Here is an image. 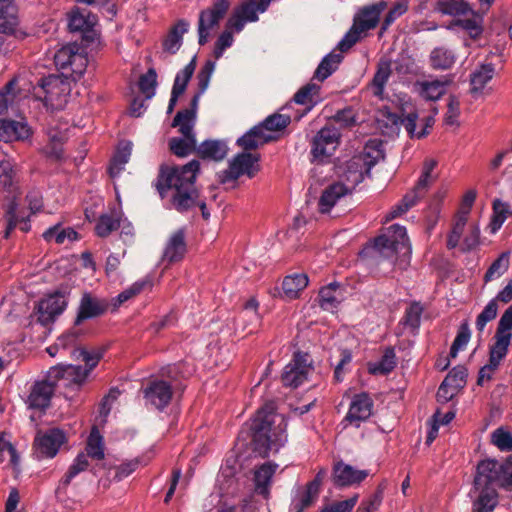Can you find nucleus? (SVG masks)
<instances>
[{
  "label": "nucleus",
  "mask_w": 512,
  "mask_h": 512,
  "mask_svg": "<svg viewBox=\"0 0 512 512\" xmlns=\"http://www.w3.org/2000/svg\"><path fill=\"white\" fill-rule=\"evenodd\" d=\"M157 86V73L154 68H149L148 71L143 74L139 79V89L146 95L147 98H151L155 94Z\"/></svg>",
  "instance_id": "nucleus-56"
},
{
  "label": "nucleus",
  "mask_w": 512,
  "mask_h": 512,
  "mask_svg": "<svg viewBox=\"0 0 512 512\" xmlns=\"http://www.w3.org/2000/svg\"><path fill=\"white\" fill-rule=\"evenodd\" d=\"M386 6V2L380 1L359 9L353 18L351 28L338 43V49L341 52L348 51L365 36L367 31L374 29L378 25L380 15L385 10Z\"/></svg>",
  "instance_id": "nucleus-2"
},
{
  "label": "nucleus",
  "mask_w": 512,
  "mask_h": 512,
  "mask_svg": "<svg viewBox=\"0 0 512 512\" xmlns=\"http://www.w3.org/2000/svg\"><path fill=\"white\" fill-rule=\"evenodd\" d=\"M391 64L389 61H381L373 77L372 88L374 95L382 96L384 87L391 75Z\"/></svg>",
  "instance_id": "nucleus-50"
},
{
  "label": "nucleus",
  "mask_w": 512,
  "mask_h": 512,
  "mask_svg": "<svg viewBox=\"0 0 512 512\" xmlns=\"http://www.w3.org/2000/svg\"><path fill=\"white\" fill-rule=\"evenodd\" d=\"M467 211L458 212L453 220L452 229L448 235L447 248L454 249L461 243V237L465 235L467 231Z\"/></svg>",
  "instance_id": "nucleus-37"
},
{
  "label": "nucleus",
  "mask_w": 512,
  "mask_h": 512,
  "mask_svg": "<svg viewBox=\"0 0 512 512\" xmlns=\"http://www.w3.org/2000/svg\"><path fill=\"white\" fill-rule=\"evenodd\" d=\"M199 170L200 163L197 160L181 167L162 166L156 184L161 197L172 190V205L176 210L183 212L193 207L198 198L194 183Z\"/></svg>",
  "instance_id": "nucleus-1"
},
{
  "label": "nucleus",
  "mask_w": 512,
  "mask_h": 512,
  "mask_svg": "<svg viewBox=\"0 0 512 512\" xmlns=\"http://www.w3.org/2000/svg\"><path fill=\"white\" fill-rule=\"evenodd\" d=\"M470 494L473 498L472 512H491L498 503V494L494 487H474Z\"/></svg>",
  "instance_id": "nucleus-23"
},
{
  "label": "nucleus",
  "mask_w": 512,
  "mask_h": 512,
  "mask_svg": "<svg viewBox=\"0 0 512 512\" xmlns=\"http://www.w3.org/2000/svg\"><path fill=\"white\" fill-rule=\"evenodd\" d=\"M192 111H179L173 119L172 126L179 127L182 138L174 137L169 140V148L171 152L178 157H185L192 152H197V141L193 132L191 119Z\"/></svg>",
  "instance_id": "nucleus-5"
},
{
  "label": "nucleus",
  "mask_w": 512,
  "mask_h": 512,
  "mask_svg": "<svg viewBox=\"0 0 512 512\" xmlns=\"http://www.w3.org/2000/svg\"><path fill=\"white\" fill-rule=\"evenodd\" d=\"M495 73L492 64L481 65L471 74L472 92L481 91L486 84L493 78Z\"/></svg>",
  "instance_id": "nucleus-46"
},
{
  "label": "nucleus",
  "mask_w": 512,
  "mask_h": 512,
  "mask_svg": "<svg viewBox=\"0 0 512 512\" xmlns=\"http://www.w3.org/2000/svg\"><path fill=\"white\" fill-rule=\"evenodd\" d=\"M512 485V462L485 459L478 463L474 478L475 488Z\"/></svg>",
  "instance_id": "nucleus-4"
},
{
  "label": "nucleus",
  "mask_w": 512,
  "mask_h": 512,
  "mask_svg": "<svg viewBox=\"0 0 512 512\" xmlns=\"http://www.w3.org/2000/svg\"><path fill=\"white\" fill-rule=\"evenodd\" d=\"M229 7L228 0H216L211 7L200 12L198 20V42L200 45H204L208 41L212 31L219 25Z\"/></svg>",
  "instance_id": "nucleus-9"
},
{
  "label": "nucleus",
  "mask_w": 512,
  "mask_h": 512,
  "mask_svg": "<svg viewBox=\"0 0 512 512\" xmlns=\"http://www.w3.org/2000/svg\"><path fill=\"white\" fill-rule=\"evenodd\" d=\"M467 369L463 366L454 367L443 380L454 390L461 389L466 383Z\"/></svg>",
  "instance_id": "nucleus-60"
},
{
  "label": "nucleus",
  "mask_w": 512,
  "mask_h": 512,
  "mask_svg": "<svg viewBox=\"0 0 512 512\" xmlns=\"http://www.w3.org/2000/svg\"><path fill=\"white\" fill-rule=\"evenodd\" d=\"M147 405L156 409H164L171 401L173 391L171 385L164 380H152L143 389Z\"/></svg>",
  "instance_id": "nucleus-15"
},
{
  "label": "nucleus",
  "mask_w": 512,
  "mask_h": 512,
  "mask_svg": "<svg viewBox=\"0 0 512 512\" xmlns=\"http://www.w3.org/2000/svg\"><path fill=\"white\" fill-rule=\"evenodd\" d=\"M498 313V304L496 300H490L484 307L483 311L478 315L476 319V328L479 332H482L486 324L496 318Z\"/></svg>",
  "instance_id": "nucleus-59"
},
{
  "label": "nucleus",
  "mask_w": 512,
  "mask_h": 512,
  "mask_svg": "<svg viewBox=\"0 0 512 512\" xmlns=\"http://www.w3.org/2000/svg\"><path fill=\"white\" fill-rule=\"evenodd\" d=\"M189 24L185 20H179L174 27L171 28L167 37L163 41V49L165 52L175 54L182 45V37L188 31Z\"/></svg>",
  "instance_id": "nucleus-34"
},
{
  "label": "nucleus",
  "mask_w": 512,
  "mask_h": 512,
  "mask_svg": "<svg viewBox=\"0 0 512 512\" xmlns=\"http://www.w3.org/2000/svg\"><path fill=\"white\" fill-rule=\"evenodd\" d=\"M46 241H54L57 244H63L66 240L72 242L77 239V232L71 228L62 229L60 225H55L43 233Z\"/></svg>",
  "instance_id": "nucleus-51"
},
{
  "label": "nucleus",
  "mask_w": 512,
  "mask_h": 512,
  "mask_svg": "<svg viewBox=\"0 0 512 512\" xmlns=\"http://www.w3.org/2000/svg\"><path fill=\"white\" fill-rule=\"evenodd\" d=\"M185 252V235L183 230H178L170 237L163 258L170 263L177 262L184 257Z\"/></svg>",
  "instance_id": "nucleus-32"
},
{
  "label": "nucleus",
  "mask_w": 512,
  "mask_h": 512,
  "mask_svg": "<svg viewBox=\"0 0 512 512\" xmlns=\"http://www.w3.org/2000/svg\"><path fill=\"white\" fill-rule=\"evenodd\" d=\"M492 442L502 451H512V433L503 428H498L493 432Z\"/></svg>",
  "instance_id": "nucleus-64"
},
{
  "label": "nucleus",
  "mask_w": 512,
  "mask_h": 512,
  "mask_svg": "<svg viewBox=\"0 0 512 512\" xmlns=\"http://www.w3.org/2000/svg\"><path fill=\"white\" fill-rule=\"evenodd\" d=\"M512 308L501 316L494 336V343L490 348L489 361L492 366L500 365L508 352L512 338Z\"/></svg>",
  "instance_id": "nucleus-8"
},
{
  "label": "nucleus",
  "mask_w": 512,
  "mask_h": 512,
  "mask_svg": "<svg viewBox=\"0 0 512 512\" xmlns=\"http://www.w3.org/2000/svg\"><path fill=\"white\" fill-rule=\"evenodd\" d=\"M396 365L395 351L392 347H388L378 362L368 364V371L373 375H387L394 370Z\"/></svg>",
  "instance_id": "nucleus-36"
},
{
  "label": "nucleus",
  "mask_w": 512,
  "mask_h": 512,
  "mask_svg": "<svg viewBox=\"0 0 512 512\" xmlns=\"http://www.w3.org/2000/svg\"><path fill=\"white\" fill-rule=\"evenodd\" d=\"M320 86L314 83H308L298 90L294 95V101L297 104L305 105L315 102L318 98Z\"/></svg>",
  "instance_id": "nucleus-54"
},
{
  "label": "nucleus",
  "mask_w": 512,
  "mask_h": 512,
  "mask_svg": "<svg viewBox=\"0 0 512 512\" xmlns=\"http://www.w3.org/2000/svg\"><path fill=\"white\" fill-rule=\"evenodd\" d=\"M373 249L380 257L392 261L398 257H408L411 254V245L406 228L393 224L385 234L374 240Z\"/></svg>",
  "instance_id": "nucleus-3"
},
{
  "label": "nucleus",
  "mask_w": 512,
  "mask_h": 512,
  "mask_svg": "<svg viewBox=\"0 0 512 512\" xmlns=\"http://www.w3.org/2000/svg\"><path fill=\"white\" fill-rule=\"evenodd\" d=\"M80 334L81 331L76 328L66 332L57 339L56 343L53 346L47 348V352L49 353V355L54 357L59 347L66 349L67 347L73 345Z\"/></svg>",
  "instance_id": "nucleus-62"
},
{
  "label": "nucleus",
  "mask_w": 512,
  "mask_h": 512,
  "mask_svg": "<svg viewBox=\"0 0 512 512\" xmlns=\"http://www.w3.org/2000/svg\"><path fill=\"white\" fill-rule=\"evenodd\" d=\"M429 58L432 68L439 70L451 68L456 60L454 53L445 47L434 48Z\"/></svg>",
  "instance_id": "nucleus-43"
},
{
  "label": "nucleus",
  "mask_w": 512,
  "mask_h": 512,
  "mask_svg": "<svg viewBox=\"0 0 512 512\" xmlns=\"http://www.w3.org/2000/svg\"><path fill=\"white\" fill-rule=\"evenodd\" d=\"M30 135V129L26 123L3 120L0 121V141L24 140Z\"/></svg>",
  "instance_id": "nucleus-25"
},
{
  "label": "nucleus",
  "mask_w": 512,
  "mask_h": 512,
  "mask_svg": "<svg viewBox=\"0 0 512 512\" xmlns=\"http://www.w3.org/2000/svg\"><path fill=\"white\" fill-rule=\"evenodd\" d=\"M291 122V117L286 114L275 113L268 116L260 126H263V131H281L285 129Z\"/></svg>",
  "instance_id": "nucleus-55"
},
{
  "label": "nucleus",
  "mask_w": 512,
  "mask_h": 512,
  "mask_svg": "<svg viewBox=\"0 0 512 512\" xmlns=\"http://www.w3.org/2000/svg\"><path fill=\"white\" fill-rule=\"evenodd\" d=\"M471 336V332L469 329V325L467 322H464L461 324L457 336L454 339L451 349H450V356L452 358H455L459 352V350L463 349L467 343L469 342Z\"/></svg>",
  "instance_id": "nucleus-61"
},
{
  "label": "nucleus",
  "mask_w": 512,
  "mask_h": 512,
  "mask_svg": "<svg viewBox=\"0 0 512 512\" xmlns=\"http://www.w3.org/2000/svg\"><path fill=\"white\" fill-rule=\"evenodd\" d=\"M278 465L266 462L255 470L254 483L256 493L267 498L270 493L272 477L276 472Z\"/></svg>",
  "instance_id": "nucleus-26"
},
{
  "label": "nucleus",
  "mask_w": 512,
  "mask_h": 512,
  "mask_svg": "<svg viewBox=\"0 0 512 512\" xmlns=\"http://www.w3.org/2000/svg\"><path fill=\"white\" fill-rule=\"evenodd\" d=\"M107 305L100 299L85 293L79 303L78 313L74 321L75 326H79L83 321L93 319L105 313Z\"/></svg>",
  "instance_id": "nucleus-20"
},
{
  "label": "nucleus",
  "mask_w": 512,
  "mask_h": 512,
  "mask_svg": "<svg viewBox=\"0 0 512 512\" xmlns=\"http://www.w3.org/2000/svg\"><path fill=\"white\" fill-rule=\"evenodd\" d=\"M48 378L57 385L62 381L65 386L79 387L89 375V370H83L81 366L57 365L49 369Z\"/></svg>",
  "instance_id": "nucleus-14"
},
{
  "label": "nucleus",
  "mask_w": 512,
  "mask_h": 512,
  "mask_svg": "<svg viewBox=\"0 0 512 512\" xmlns=\"http://www.w3.org/2000/svg\"><path fill=\"white\" fill-rule=\"evenodd\" d=\"M451 80L447 77L441 79L418 80L414 84L415 91L425 100L436 101L446 92Z\"/></svg>",
  "instance_id": "nucleus-21"
},
{
  "label": "nucleus",
  "mask_w": 512,
  "mask_h": 512,
  "mask_svg": "<svg viewBox=\"0 0 512 512\" xmlns=\"http://www.w3.org/2000/svg\"><path fill=\"white\" fill-rule=\"evenodd\" d=\"M97 22L95 15L83 11H75L69 18L68 27L72 32H86L89 31Z\"/></svg>",
  "instance_id": "nucleus-40"
},
{
  "label": "nucleus",
  "mask_w": 512,
  "mask_h": 512,
  "mask_svg": "<svg viewBox=\"0 0 512 512\" xmlns=\"http://www.w3.org/2000/svg\"><path fill=\"white\" fill-rule=\"evenodd\" d=\"M17 24V7L13 1L0 0V33H13Z\"/></svg>",
  "instance_id": "nucleus-30"
},
{
  "label": "nucleus",
  "mask_w": 512,
  "mask_h": 512,
  "mask_svg": "<svg viewBox=\"0 0 512 512\" xmlns=\"http://www.w3.org/2000/svg\"><path fill=\"white\" fill-rule=\"evenodd\" d=\"M40 87L45 93V100L53 107L59 108L65 102L68 87L57 76L50 75L41 79Z\"/></svg>",
  "instance_id": "nucleus-19"
},
{
  "label": "nucleus",
  "mask_w": 512,
  "mask_h": 512,
  "mask_svg": "<svg viewBox=\"0 0 512 512\" xmlns=\"http://www.w3.org/2000/svg\"><path fill=\"white\" fill-rule=\"evenodd\" d=\"M87 458L102 460L105 457L103 437L96 427H93L87 439L85 452Z\"/></svg>",
  "instance_id": "nucleus-44"
},
{
  "label": "nucleus",
  "mask_w": 512,
  "mask_h": 512,
  "mask_svg": "<svg viewBox=\"0 0 512 512\" xmlns=\"http://www.w3.org/2000/svg\"><path fill=\"white\" fill-rule=\"evenodd\" d=\"M313 370L311 360L306 353H295L293 359L285 366L282 382L285 386L297 388L304 383Z\"/></svg>",
  "instance_id": "nucleus-11"
},
{
  "label": "nucleus",
  "mask_w": 512,
  "mask_h": 512,
  "mask_svg": "<svg viewBox=\"0 0 512 512\" xmlns=\"http://www.w3.org/2000/svg\"><path fill=\"white\" fill-rule=\"evenodd\" d=\"M307 285L308 276L306 274L299 273L286 276L282 283V289L287 298L295 299Z\"/></svg>",
  "instance_id": "nucleus-39"
},
{
  "label": "nucleus",
  "mask_w": 512,
  "mask_h": 512,
  "mask_svg": "<svg viewBox=\"0 0 512 512\" xmlns=\"http://www.w3.org/2000/svg\"><path fill=\"white\" fill-rule=\"evenodd\" d=\"M67 307L66 296L56 292L48 295L39 302L38 321L42 325H48L55 320Z\"/></svg>",
  "instance_id": "nucleus-16"
},
{
  "label": "nucleus",
  "mask_w": 512,
  "mask_h": 512,
  "mask_svg": "<svg viewBox=\"0 0 512 512\" xmlns=\"http://www.w3.org/2000/svg\"><path fill=\"white\" fill-rule=\"evenodd\" d=\"M259 154L241 153L230 163L229 168L220 174V182L234 181L242 175L252 178L259 171Z\"/></svg>",
  "instance_id": "nucleus-10"
},
{
  "label": "nucleus",
  "mask_w": 512,
  "mask_h": 512,
  "mask_svg": "<svg viewBox=\"0 0 512 512\" xmlns=\"http://www.w3.org/2000/svg\"><path fill=\"white\" fill-rule=\"evenodd\" d=\"M196 68V57H193L192 60L177 73L172 90L177 93L183 94L186 90L187 84L190 81L194 71Z\"/></svg>",
  "instance_id": "nucleus-52"
},
{
  "label": "nucleus",
  "mask_w": 512,
  "mask_h": 512,
  "mask_svg": "<svg viewBox=\"0 0 512 512\" xmlns=\"http://www.w3.org/2000/svg\"><path fill=\"white\" fill-rule=\"evenodd\" d=\"M227 145L220 140H206L202 142L197 148V154L202 159H210L214 161H221L227 155Z\"/></svg>",
  "instance_id": "nucleus-33"
},
{
  "label": "nucleus",
  "mask_w": 512,
  "mask_h": 512,
  "mask_svg": "<svg viewBox=\"0 0 512 512\" xmlns=\"http://www.w3.org/2000/svg\"><path fill=\"white\" fill-rule=\"evenodd\" d=\"M367 476V470H358L343 462L335 464L333 469V481L337 486H351L358 484Z\"/></svg>",
  "instance_id": "nucleus-22"
},
{
  "label": "nucleus",
  "mask_w": 512,
  "mask_h": 512,
  "mask_svg": "<svg viewBox=\"0 0 512 512\" xmlns=\"http://www.w3.org/2000/svg\"><path fill=\"white\" fill-rule=\"evenodd\" d=\"M366 171L360 165H353V158L347 163L346 169L341 175V180L339 182H343L345 187L348 188V192L351 193L352 190L363 181L364 176L368 175Z\"/></svg>",
  "instance_id": "nucleus-42"
},
{
  "label": "nucleus",
  "mask_w": 512,
  "mask_h": 512,
  "mask_svg": "<svg viewBox=\"0 0 512 512\" xmlns=\"http://www.w3.org/2000/svg\"><path fill=\"white\" fill-rule=\"evenodd\" d=\"M435 9L443 15L465 16L471 11L469 3L465 0H437Z\"/></svg>",
  "instance_id": "nucleus-38"
},
{
  "label": "nucleus",
  "mask_w": 512,
  "mask_h": 512,
  "mask_svg": "<svg viewBox=\"0 0 512 512\" xmlns=\"http://www.w3.org/2000/svg\"><path fill=\"white\" fill-rule=\"evenodd\" d=\"M341 61L342 56L340 54L330 53L326 55L318 65L314 78L324 81L337 69Z\"/></svg>",
  "instance_id": "nucleus-45"
},
{
  "label": "nucleus",
  "mask_w": 512,
  "mask_h": 512,
  "mask_svg": "<svg viewBox=\"0 0 512 512\" xmlns=\"http://www.w3.org/2000/svg\"><path fill=\"white\" fill-rule=\"evenodd\" d=\"M344 294L339 284L331 283L319 292V305L323 310L333 312L343 301Z\"/></svg>",
  "instance_id": "nucleus-28"
},
{
  "label": "nucleus",
  "mask_w": 512,
  "mask_h": 512,
  "mask_svg": "<svg viewBox=\"0 0 512 512\" xmlns=\"http://www.w3.org/2000/svg\"><path fill=\"white\" fill-rule=\"evenodd\" d=\"M436 165L437 162L433 159H429L424 162L422 174L417 184L401 200L408 209L414 207L418 201L424 197L428 187L435 181L436 177L432 173Z\"/></svg>",
  "instance_id": "nucleus-13"
},
{
  "label": "nucleus",
  "mask_w": 512,
  "mask_h": 512,
  "mask_svg": "<svg viewBox=\"0 0 512 512\" xmlns=\"http://www.w3.org/2000/svg\"><path fill=\"white\" fill-rule=\"evenodd\" d=\"M119 219L112 215H102L95 227L96 234L99 237H107L111 232L119 228Z\"/></svg>",
  "instance_id": "nucleus-58"
},
{
  "label": "nucleus",
  "mask_w": 512,
  "mask_h": 512,
  "mask_svg": "<svg viewBox=\"0 0 512 512\" xmlns=\"http://www.w3.org/2000/svg\"><path fill=\"white\" fill-rule=\"evenodd\" d=\"M105 352L104 348H95L91 351H88L84 348H80L74 351V355L77 359H81L87 365V368H83V370H89V373L93 368H95L103 357Z\"/></svg>",
  "instance_id": "nucleus-53"
},
{
  "label": "nucleus",
  "mask_w": 512,
  "mask_h": 512,
  "mask_svg": "<svg viewBox=\"0 0 512 512\" xmlns=\"http://www.w3.org/2000/svg\"><path fill=\"white\" fill-rule=\"evenodd\" d=\"M55 383L48 378L37 381L30 391L27 403L30 408L44 410L50 404L51 398L55 392Z\"/></svg>",
  "instance_id": "nucleus-17"
},
{
  "label": "nucleus",
  "mask_w": 512,
  "mask_h": 512,
  "mask_svg": "<svg viewBox=\"0 0 512 512\" xmlns=\"http://www.w3.org/2000/svg\"><path fill=\"white\" fill-rule=\"evenodd\" d=\"M132 146V142L130 141L120 142L109 168L111 177L118 176L124 169V165L129 161L131 156Z\"/></svg>",
  "instance_id": "nucleus-41"
},
{
  "label": "nucleus",
  "mask_w": 512,
  "mask_h": 512,
  "mask_svg": "<svg viewBox=\"0 0 512 512\" xmlns=\"http://www.w3.org/2000/svg\"><path fill=\"white\" fill-rule=\"evenodd\" d=\"M6 221H7V227L5 231V237H9V234L11 231L19 225V228L23 232H28L30 229V225L28 224L27 219L24 216H19L17 214V204L15 202H12L9 205V208L6 212Z\"/></svg>",
  "instance_id": "nucleus-49"
},
{
  "label": "nucleus",
  "mask_w": 512,
  "mask_h": 512,
  "mask_svg": "<svg viewBox=\"0 0 512 512\" xmlns=\"http://www.w3.org/2000/svg\"><path fill=\"white\" fill-rule=\"evenodd\" d=\"M77 50H80V47L77 44L63 46L54 55L55 64L60 69H68V66Z\"/></svg>",
  "instance_id": "nucleus-57"
},
{
  "label": "nucleus",
  "mask_w": 512,
  "mask_h": 512,
  "mask_svg": "<svg viewBox=\"0 0 512 512\" xmlns=\"http://www.w3.org/2000/svg\"><path fill=\"white\" fill-rule=\"evenodd\" d=\"M340 142V132L333 125L324 126L313 138L311 144L312 161L323 163L336 151Z\"/></svg>",
  "instance_id": "nucleus-7"
},
{
  "label": "nucleus",
  "mask_w": 512,
  "mask_h": 512,
  "mask_svg": "<svg viewBox=\"0 0 512 512\" xmlns=\"http://www.w3.org/2000/svg\"><path fill=\"white\" fill-rule=\"evenodd\" d=\"M275 404L274 402H267L256 412L255 417L251 422V430L253 432V440L258 445L265 448V450L278 449L271 436V425L275 417Z\"/></svg>",
  "instance_id": "nucleus-6"
},
{
  "label": "nucleus",
  "mask_w": 512,
  "mask_h": 512,
  "mask_svg": "<svg viewBox=\"0 0 512 512\" xmlns=\"http://www.w3.org/2000/svg\"><path fill=\"white\" fill-rule=\"evenodd\" d=\"M480 230L479 228L471 224L467 227V231L460 243V248L463 252H468L475 249L479 245Z\"/></svg>",
  "instance_id": "nucleus-63"
},
{
  "label": "nucleus",
  "mask_w": 512,
  "mask_h": 512,
  "mask_svg": "<svg viewBox=\"0 0 512 512\" xmlns=\"http://www.w3.org/2000/svg\"><path fill=\"white\" fill-rule=\"evenodd\" d=\"M467 18H458L455 19L449 28H452L453 26H458L464 29L471 38L476 39L478 38L482 32H483V17L482 13L476 12L471 8V11H469Z\"/></svg>",
  "instance_id": "nucleus-29"
},
{
  "label": "nucleus",
  "mask_w": 512,
  "mask_h": 512,
  "mask_svg": "<svg viewBox=\"0 0 512 512\" xmlns=\"http://www.w3.org/2000/svg\"><path fill=\"white\" fill-rule=\"evenodd\" d=\"M373 400L367 393L353 396L345 420L355 426L367 420L372 414Z\"/></svg>",
  "instance_id": "nucleus-18"
},
{
  "label": "nucleus",
  "mask_w": 512,
  "mask_h": 512,
  "mask_svg": "<svg viewBox=\"0 0 512 512\" xmlns=\"http://www.w3.org/2000/svg\"><path fill=\"white\" fill-rule=\"evenodd\" d=\"M349 194L348 188L345 187L343 182H335L329 185L323 192L319 199V210L321 213H328L337 203V201Z\"/></svg>",
  "instance_id": "nucleus-27"
},
{
  "label": "nucleus",
  "mask_w": 512,
  "mask_h": 512,
  "mask_svg": "<svg viewBox=\"0 0 512 512\" xmlns=\"http://www.w3.org/2000/svg\"><path fill=\"white\" fill-rule=\"evenodd\" d=\"M362 153L353 157V165H360L370 173L371 168L384 158L383 151L374 143H381L378 140H370Z\"/></svg>",
  "instance_id": "nucleus-24"
},
{
  "label": "nucleus",
  "mask_w": 512,
  "mask_h": 512,
  "mask_svg": "<svg viewBox=\"0 0 512 512\" xmlns=\"http://www.w3.org/2000/svg\"><path fill=\"white\" fill-rule=\"evenodd\" d=\"M66 437L62 430L53 428L46 432H39L34 440V449L37 458H53L59 451Z\"/></svg>",
  "instance_id": "nucleus-12"
},
{
  "label": "nucleus",
  "mask_w": 512,
  "mask_h": 512,
  "mask_svg": "<svg viewBox=\"0 0 512 512\" xmlns=\"http://www.w3.org/2000/svg\"><path fill=\"white\" fill-rule=\"evenodd\" d=\"M89 466L87 455L84 452L79 453L70 465L68 471L60 480L59 488H66L79 473L85 471Z\"/></svg>",
  "instance_id": "nucleus-47"
},
{
  "label": "nucleus",
  "mask_w": 512,
  "mask_h": 512,
  "mask_svg": "<svg viewBox=\"0 0 512 512\" xmlns=\"http://www.w3.org/2000/svg\"><path fill=\"white\" fill-rule=\"evenodd\" d=\"M273 137L263 131V126L256 125L237 140L244 150H253L271 141Z\"/></svg>",
  "instance_id": "nucleus-31"
},
{
  "label": "nucleus",
  "mask_w": 512,
  "mask_h": 512,
  "mask_svg": "<svg viewBox=\"0 0 512 512\" xmlns=\"http://www.w3.org/2000/svg\"><path fill=\"white\" fill-rule=\"evenodd\" d=\"M510 264V253L505 251L502 252L499 257L493 261L488 270L484 275V281L489 282L494 279L501 277L509 268Z\"/></svg>",
  "instance_id": "nucleus-48"
},
{
  "label": "nucleus",
  "mask_w": 512,
  "mask_h": 512,
  "mask_svg": "<svg viewBox=\"0 0 512 512\" xmlns=\"http://www.w3.org/2000/svg\"><path fill=\"white\" fill-rule=\"evenodd\" d=\"M48 143L44 147V152L55 159H60L63 155V143L67 139L65 131L50 127L47 132Z\"/></svg>",
  "instance_id": "nucleus-35"
}]
</instances>
